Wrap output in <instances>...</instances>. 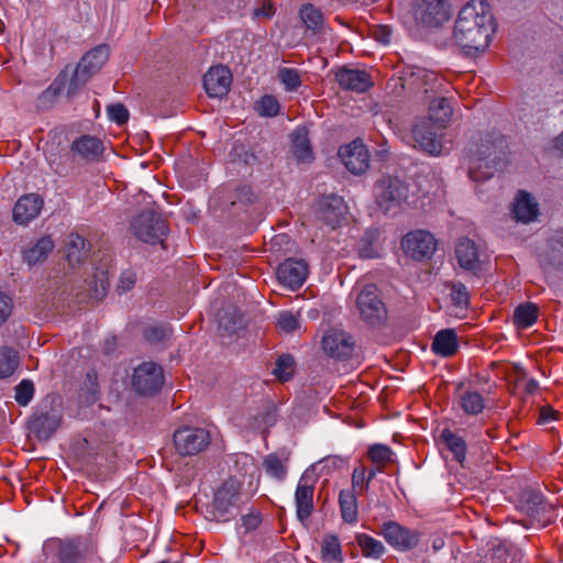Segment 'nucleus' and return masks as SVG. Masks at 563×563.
<instances>
[{"label": "nucleus", "instance_id": "nucleus-44", "mask_svg": "<svg viewBox=\"0 0 563 563\" xmlns=\"http://www.w3.org/2000/svg\"><path fill=\"white\" fill-rule=\"evenodd\" d=\"M19 365V356L15 350L10 347L0 349V378L11 376Z\"/></svg>", "mask_w": 563, "mask_h": 563}, {"label": "nucleus", "instance_id": "nucleus-41", "mask_svg": "<svg viewBox=\"0 0 563 563\" xmlns=\"http://www.w3.org/2000/svg\"><path fill=\"white\" fill-rule=\"evenodd\" d=\"M277 420L276 408L272 405L264 406L256 415L250 420V427L254 430L266 431L275 424Z\"/></svg>", "mask_w": 563, "mask_h": 563}, {"label": "nucleus", "instance_id": "nucleus-39", "mask_svg": "<svg viewBox=\"0 0 563 563\" xmlns=\"http://www.w3.org/2000/svg\"><path fill=\"white\" fill-rule=\"evenodd\" d=\"M86 240L79 234H71L67 243V262L75 266L84 262L88 256Z\"/></svg>", "mask_w": 563, "mask_h": 563}, {"label": "nucleus", "instance_id": "nucleus-47", "mask_svg": "<svg viewBox=\"0 0 563 563\" xmlns=\"http://www.w3.org/2000/svg\"><path fill=\"white\" fill-rule=\"evenodd\" d=\"M356 541L365 556L377 559L384 553L385 548L383 543L368 534H358Z\"/></svg>", "mask_w": 563, "mask_h": 563}, {"label": "nucleus", "instance_id": "nucleus-58", "mask_svg": "<svg viewBox=\"0 0 563 563\" xmlns=\"http://www.w3.org/2000/svg\"><path fill=\"white\" fill-rule=\"evenodd\" d=\"M13 309V300L7 294L0 291V324L4 323L11 316Z\"/></svg>", "mask_w": 563, "mask_h": 563}, {"label": "nucleus", "instance_id": "nucleus-4", "mask_svg": "<svg viewBox=\"0 0 563 563\" xmlns=\"http://www.w3.org/2000/svg\"><path fill=\"white\" fill-rule=\"evenodd\" d=\"M376 203L386 214H397L408 205L409 185L398 177L383 176L374 188Z\"/></svg>", "mask_w": 563, "mask_h": 563}, {"label": "nucleus", "instance_id": "nucleus-49", "mask_svg": "<svg viewBox=\"0 0 563 563\" xmlns=\"http://www.w3.org/2000/svg\"><path fill=\"white\" fill-rule=\"evenodd\" d=\"M294 365V357L289 354H283L277 358L273 373L279 380L287 382L292 376Z\"/></svg>", "mask_w": 563, "mask_h": 563}, {"label": "nucleus", "instance_id": "nucleus-23", "mask_svg": "<svg viewBox=\"0 0 563 563\" xmlns=\"http://www.w3.org/2000/svg\"><path fill=\"white\" fill-rule=\"evenodd\" d=\"M42 207L43 200L38 195H24L13 208V220L19 224H26L38 216Z\"/></svg>", "mask_w": 563, "mask_h": 563}, {"label": "nucleus", "instance_id": "nucleus-34", "mask_svg": "<svg viewBox=\"0 0 563 563\" xmlns=\"http://www.w3.org/2000/svg\"><path fill=\"white\" fill-rule=\"evenodd\" d=\"M54 242L51 238H41L33 246L24 251L23 258L29 265H35L44 261L53 251Z\"/></svg>", "mask_w": 563, "mask_h": 563}, {"label": "nucleus", "instance_id": "nucleus-13", "mask_svg": "<svg viewBox=\"0 0 563 563\" xmlns=\"http://www.w3.org/2000/svg\"><path fill=\"white\" fill-rule=\"evenodd\" d=\"M415 19L424 26H439L450 18V8L445 0H417Z\"/></svg>", "mask_w": 563, "mask_h": 563}, {"label": "nucleus", "instance_id": "nucleus-62", "mask_svg": "<svg viewBox=\"0 0 563 563\" xmlns=\"http://www.w3.org/2000/svg\"><path fill=\"white\" fill-rule=\"evenodd\" d=\"M275 13V8L272 2L268 0H264L262 4L254 9L253 14L255 18H266L271 19Z\"/></svg>", "mask_w": 563, "mask_h": 563}, {"label": "nucleus", "instance_id": "nucleus-1", "mask_svg": "<svg viewBox=\"0 0 563 563\" xmlns=\"http://www.w3.org/2000/svg\"><path fill=\"white\" fill-rule=\"evenodd\" d=\"M495 31L489 5L484 0H472L459 13L453 38L466 54L474 55L489 46Z\"/></svg>", "mask_w": 563, "mask_h": 563}, {"label": "nucleus", "instance_id": "nucleus-43", "mask_svg": "<svg viewBox=\"0 0 563 563\" xmlns=\"http://www.w3.org/2000/svg\"><path fill=\"white\" fill-rule=\"evenodd\" d=\"M411 80L413 84L423 89L424 93H429L437 90V84L440 77L434 71L418 68L411 74Z\"/></svg>", "mask_w": 563, "mask_h": 563}, {"label": "nucleus", "instance_id": "nucleus-19", "mask_svg": "<svg viewBox=\"0 0 563 563\" xmlns=\"http://www.w3.org/2000/svg\"><path fill=\"white\" fill-rule=\"evenodd\" d=\"M322 347L329 356L345 360L353 353L354 341L352 336L344 331L330 330L322 339Z\"/></svg>", "mask_w": 563, "mask_h": 563}, {"label": "nucleus", "instance_id": "nucleus-40", "mask_svg": "<svg viewBox=\"0 0 563 563\" xmlns=\"http://www.w3.org/2000/svg\"><path fill=\"white\" fill-rule=\"evenodd\" d=\"M300 18L306 27L313 33L322 32L325 27L323 13L314 5L303 4L299 11Z\"/></svg>", "mask_w": 563, "mask_h": 563}, {"label": "nucleus", "instance_id": "nucleus-51", "mask_svg": "<svg viewBox=\"0 0 563 563\" xmlns=\"http://www.w3.org/2000/svg\"><path fill=\"white\" fill-rule=\"evenodd\" d=\"M90 77V75H88L84 69H80L77 65L68 82L67 97H75L85 87Z\"/></svg>", "mask_w": 563, "mask_h": 563}, {"label": "nucleus", "instance_id": "nucleus-14", "mask_svg": "<svg viewBox=\"0 0 563 563\" xmlns=\"http://www.w3.org/2000/svg\"><path fill=\"white\" fill-rule=\"evenodd\" d=\"M401 246L407 255L421 261L431 257L437 250V240L424 230L409 232L401 241Z\"/></svg>", "mask_w": 563, "mask_h": 563}, {"label": "nucleus", "instance_id": "nucleus-21", "mask_svg": "<svg viewBox=\"0 0 563 563\" xmlns=\"http://www.w3.org/2000/svg\"><path fill=\"white\" fill-rule=\"evenodd\" d=\"M232 75L228 67H211L203 77V86L207 93L212 98H221L229 92Z\"/></svg>", "mask_w": 563, "mask_h": 563}, {"label": "nucleus", "instance_id": "nucleus-2", "mask_svg": "<svg viewBox=\"0 0 563 563\" xmlns=\"http://www.w3.org/2000/svg\"><path fill=\"white\" fill-rule=\"evenodd\" d=\"M346 463L347 457L328 455L311 464L301 474L295 490L296 516L300 522L308 520L313 511L314 486L318 477L329 475L333 471L342 468Z\"/></svg>", "mask_w": 563, "mask_h": 563}, {"label": "nucleus", "instance_id": "nucleus-32", "mask_svg": "<svg viewBox=\"0 0 563 563\" xmlns=\"http://www.w3.org/2000/svg\"><path fill=\"white\" fill-rule=\"evenodd\" d=\"M453 109L446 98L433 99L429 106V121L435 123L439 129L445 128Z\"/></svg>", "mask_w": 563, "mask_h": 563}, {"label": "nucleus", "instance_id": "nucleus-24", "mask_svg": "<svg viewBox=\"0 0 563 563\" xmlns=\"http://www.w3.org/2000/svg\"><path fill=\"white\" fill-rule=\"evenodd\" d=\"M344 211L343 199L336 195L328 196L320 202V218L332 228L339 225Z\"/></svg>", "mask_w": 563, "mask_h": 563}, {"label": "nucleus", "instance_id": "nucleus-61", "mask_svg": "<svg viewBox=\"0 0 563 563\" xmlns=\"http://www.w3.org/2000/svg\"><path fill=\"white\" fill-rule=\"evenodd\" d=\"M366 468L364 466L355 467L352 474L353 488L365 490Z\"/></svg>", "mask_w": 563, "mask_h": 563}, {"label": "nucleus", "instance_id": "nucleus-55", "mask_svg": "<svg viewBox=\"0 0 563 563\" xmlns=\"http://www.w3.org/2000/svg\"><path fill=\"white\" fill-rule=\"evenodd\" d=\"M515 373L509 374V379L515 384L514 394L523 397L528 393V380L523 367L514 366Z\"/></svg>", "mask_w": 563, "mask_h": 563}, {"label": "nucleus", "instance_id": "nucleus-50", "mask_svg": "<svg viewBox=\"0 0 563 563\" xmlns=\"http://www.w3.org/2000/svg\"><path fill=\"white\" fill-rule=\"evenodd\" d=\"M393 451L389 446L385 444H373L367 450L368 459L380 466L386 465L391 461Z\"/></svg>", "mask_w": 563, "mask_h": 563}, {"label": "nucleus", "instance_id": "nucleus-56", "mask_svg": "<svg viewBox=\"0 0 563 563\" xmlns=\"http://www.w3.org/2000/svg\"><path fill=\"white\" fill-rule=\"evenodd\" d=\"M512 323L519 333L528 329V302H522L515 309Z\"/></svg>", "mask_w": 563, "mask_h": 563}, {"label": "nucleus", "instance_id": "nucleus-27", "mask_svg": "<svg viewBox=\"0 0 563 563\" xmlns=\"http://www.w3.org/2000/svg\"><path fill=\"white\" fill-rule=\"evenodd\" d=\"M67 81L66 70L60 71L53 82L37 97L36 107L41 110L52 108L57 97L64 91Z\"/></svg>", "mask_w": 563, "mask_h": 563}, {"label": "nucleus", "instance_id": "nucleus-64", "mask_svg": "<svg viewBox=\"0 0 563 563\" xmlns=\"http://www.w3.org/2000/svg\"><path fill=\"white\" fill-rule=\"evenodd\" d=\"M539 203L530 196V223L540 221Z\"/></svg>", "mask_w": 563, "mask_h": 563}, {"label": "nucleus", "instance_id": "nucleus-33", "mask_svg": "<svg viewBox=\"0 0 563 563\" xmlns=\"http://www.w3.org/2000/svg\"><path fill=\"white\" fill-rule=\"evenodd\" d=\"M71 148L86 159H93L103 151L101 141L90 135H82L77 139L73 143Z\"/></svg>", "mask_w": 563, "mask_h": 563}, {"label": "nucleus", "instance_id": "nucleus-57", "mask_svg": "<svg viewBox=\"0 0 563 563\" xmlns=\"http://www.w3.org/2000/svg\"><path fill=\"white\" fill-rule=\"evenodd\" d=\"M109 119L118 124H124L129 120V111L122 103H113L107 107Z\"/></svg>", "mask_w": 563, "mask_h": 563}, {"label": "nucleus", "instance_id": "nucleus-60", "mask_svg": "<svg viewBox=\"0 0 563 563\" xmlns=\"http://www.w3.org/2000/svg\"><path fill=\"white\" fill-rule=\"evenodd\" d=\"M136 283V275L131 271H125L121 274L118 288L122 291L131 290Z\"/></svg>", "mask_w": 563, "mask_h": 563}, {"label": "nucleus", "instance_id": "nucleus-7", "mask_svg": "<svg viewBox=\"0 0 563 563\" xmlns=\"http://www.w3.org/2000/svg\"><path fill=\"white\" fill-rule=\"evenodd\" d=\"M58 563H95L97 549L93 542L84 537L57 540Z\"/></svg>", "mask_w": 563, "mask_h": 563}, {"label": "nucleus", "instance_id": "nucleus-16", "mask_svg": "<svg viewBox=\"0 0 563 563\" xmlns=\"http://www.w3.org/2000/svg\"><path fill=\"white\" fill-rule=\"evenodd\" d=\"M339 157L352 174L358 175L369 166V154L366 146L360 141H353L339 148Z\"/></svg>", "mask_w": 563, "mask_h": 563}, {"label": "nucleus", "instance_id": "nucleus-46", "mask_svg": "<svg viewBox=\"0 0 563 563\" xmlns=\"http://www.w3.org/2000/svg\"><path fill=\"white\" fill-rule=\"evenodd\" d=\"M255 111L261 117L274 118L280 112V103L273 95H264L254 104Z\"/></svg>", "mask_w": 563, "mask_h": 563}, {"label": "nucleus", "instance_id": "nucleus-6", "mask_svg": "<svg viewBox=\"0 0 563 563\" xmlns=\"http://www.w3.org/2000/svg\"><path fill=\"white\" fill-rule=\"evenodd\" d=\"M240 501V484L235 479L230 478L214 493L210 505V512L214 519L227 521L239 511Z\"/></svg>", "mask_w": 563, "mask_h": 563}, {"label": "nucleus", "instance_id": "nucleus-11", "mask_svg": "<svg viewBox=\"0 0 563 563\" xmlns=\"http://www.w3.org/2000/svg\"><path fill=\"white\" fill-rule=\"evenodd\" d=\"M163 368L152 362L139 365L132 376V386L141 395H154L163 386Z\"/></svg>", "mask_w": 563, "mask_h": 563}, {"label": "nucleus", "instance_id": "nucleus-8", "mask_svg": "<svg viewBox=\"0 0 563 563\" xmlns=\"http://www.w3.org/2000/svg\"><path fill=\"white\" fill-rule=\"evenodd\" d=\"M356 305L362 319L367 323L377 324L387 317V309L374 284H367L358 291Z\"/></svg>", "mask_w": 563, "mask_h": 563}, {"label": "nucleus", "instance_id": "nucleus-10", "mask_svg": "<svg viewBox=\"0 0 563 563\" xmlns=\"http://www.w3.org/2000/svg\"><path fill=\"white\" fill-rule=\"evenodd\" d=\"M210 443V433L203 428H179L174 432V444L181 455H194Z\"/></svg>", "mask_w": 563, "mask_h": 563}, {"label": "nucleus", "instance_id": "nucleus-26", "mask_svg": "<svg viewBox=\"0 0 563 563\" xmlns=\"http://www.w3.org/2000/svg\"><path fill=\"white\" fill-rule=\"evenodd\" d=\"M431 349L434 354L442 357H450L454 355L459 349V341L455 330H440L433 339Z\"/></svg>", "mask_w": 563, "mask_h": 563}, {"label": "nucleus", "instance_id": "nucleus-36", "mask_svg": "<svg viewBox=\"0 0 563 563\" xmlns=\"http://www.w3.org/2000/svg\"><path fill=\"white\" fill-rule=\"evenodd\" d=\"M440 440L453 454L454 459L459 463H463L466 457V443L463 438L459 437L450 429H443L440 433Z\"/></svg>", "mask_w": 563, "mask_h": 563}, {"label": "nucleus", "instance_id": "nucleus-29", "mask_svg": "<svg viewBox=\"0 0 563 563\" xmlns=\"http://www.w3.org/2000/svg\"><path fill=\"white\" fill-rule=\"evenodd\" d=\"M109 57V48L107 45H98L86 53L78 66L84 69L88 75L92 76L98 73Z\"/></svg>", "mask_w": 563, "mask_h": 563}, {"label": "nucleus", "instance_id": "nucleus-37", "mask_svg": "<svg viewBox=\"0 0 563 563\" xmlns=\"http://www.w3.org/2000/svg\"><path fill=\"white\" fill-rule=\"evenodd\" d=\"M321 560L324 563H343L344 558L339 538L334 534L324 537L321 543Z\"/></svg>", "mask_w": 563, "mask_h": 563}, {"label": "nucleus", "instance_id": "nucleus-3", "mask_svg": "<svg viewBox=\"0 0 563 563\" xmlns=\"http://www.w3.org/2000/svg\"><path fill=\"white\" fill-rule=\"evenodd\" d=\"M479 141L475 151H472L468 162V175L474 181L487 180L506 167L504 137L486 133Z\"/></svg>", "mask_w": 563, "mask_h": 563}, {"label": "nucleus", "instance_id": "nucleus-22", "mask_svg": "<svg viewBox=\"0 0 563 563\" xmlns=\"http://www.w3.org/2000/svg\"><path fill=\"white\" fill-rule=\"evenodd\" d=\"M335 79L344 90L365 92L372 86L371 76L365 70L342 68L335 74Z\"/></svg>", "mask_w": 563, "mask_h": 563}, {"label": "nucleus", "instance_id": "nucleus-38", "mask_svg": "<svg viewBox=\"0 0 563 563\" xmlns=\"http://www.w3.org/2000/svg\"><path fill=\"white\" fill-rule=\"evenodd\" d=\"M339 504L342 519L347 523L357 521L358 510L357 500L352 489H343L339 494Z\"/></svg>", "mask_w": 563, "mask_h": 563}, {"label": "nucleus", "instance_id": "nucleus-5", "mask_svg": "<svg viewBox=\"0 0 563 563\" xmlns=\"http://www.w3.org/2000/svg\"><path fill=\"white\" fill-rule=\"evenodd\" d=\"M534 254L544 274L563 273V229L549 233L536 245Z\"/></svg>", "mask_w": 563, "mask_h": 563}, {"label": "nucleus", "instance_id": "nucleus-31", "mask_svg": "<svg viewBox=\"0 0 563 563\" xmlns=\"http://www.w3.org/2000/svg\"><path fill=\"white\" fill-rule=\"evenodd\" d=\"M457 404L466 416H477L483 412L486 406L484 396L477 390L461 391Z\"/></svg>", "mask_w": 563, "mask_h": 563}, {"label": "nucleus", "instance_id": "nucleus-54", "mask_svg": "<svg viewBox=\"0 0 563 563\" xmlns=\"http://www.w3.org/2000/svg\"><path fill=\"white\" fill-rule=\"evenodd\" d=\"M277 327L285 333H291L299 329L300 323L298 317L295 313L284 311L278 316Z\"/></svg>", "mask_w": 563, "mask_h": 563}, {"label": "nucleus", "instance_id": "nucleus-25", "mask_svg": "<svg viewBox=\"0 0 563 563\" xmlns=\"http://www.w3.org/2000/svg\"><path fill=\"white\" fill-rule=\"evenodd\" d=\"M451 314L463 318L470 307V292L467 287L461 282H450Z\"/></svg>", "mask_w": 563, "mask_h": 563}, {"label": "nucleus", "instance_id": "nucleus-35", "mask_svg": "<svg viewBox=\"0 0 563 563\" xmlns=\"http://www.w3.org/2000/svg\"><path fill=\"white\" fill-rule=\"evenodd\" d=\"M532 405L536 406V424L543 428L545 431H553L554 427H551V424L560 420V412L548 404H541L540 400L536 398L532 399Z\"/></svg>", "mask_w": 563, "mask_h": 563}, {"label": "nucleus", "instance_id": "nucleus-18", "mask_svg": "<svg viewBox=\"0 0 563 563\" xmlns=\"http://www.w3.org/2000/svg\"><path fill=\"white\" fill-rule=\"evenodd\" d=\"M412 136L417 147L432 156L441 154L443 145L441 137L434 130L432 122L422 120L415 124Z\"/></svg>", "mask_w": 563, "mask_h": 563}, {"label": "nucleus", "instance_id": "nucleus-30", "mask_svg": "<svg viewBox=\"0 0 563 563\" xmlns=\"http://www.w3.org/2000/svg\"><path fill=\"white\" fill-rule=\"evenodd\" d=\"M291 152L298 162H310L312 159V150L308 137V130L305 126H298L290 135Z\"/></svg>", "mask_w": 563, "mask_h": 563}, {"label": "nucleus", "instance_id": "nucleus-9", "mask_svg": "<svg viewBox=\"0 0 563 563\" xmlns=\"http://www.w3.org/2000/svg\"><path fill=\"white\" fill-rule=\"evenodd\" d=\"M134 235L150 244L162 243L167 235V227L162 217L154 211L139 214L131 223Z\"/></svg>", "mask_w": 563, "mask_h": 563}, {"label": "nucleus", "instance_id": "nucleus-12", "mask_svg": "<svg viewBox=\"0 0 563 563\" xmlns=\"http://www.w3.org/2000/svg\"><path fill=\"white\" fill-rule=\"evenodd\" d=\"M455 257L460 267L474 276L484 271L486 254L468 238H461L455 245Z\"/></svg>", "mask_w": 563, "mask_h": 563}, {"label": "nucleus", "instance_id": "nucleus-53", "mask_svg": "<svg viewBox=\"0 0 563 563\" xmlns=\"http://www.w3.org/2000/svg\"><path fill=\"white\" fill-rule=\"evenodd\" d=\"M34 396V384L30 379H23L15 387V401L20 406H26Z\"/></svg>", "mask_w": 563, "mask_h": 563}, {"label": "nucleus", "instance_id": "nucleus-42", "mask_svg": "<svg viewBox=\"0 0 563 563\" xmlns=\"http://www.w3.org/2000/svg\"><path fill=\"white\" fill-rule=\"evenodd\" d=\"M263 467L268 476L278 482H283L287 475L286 461L277 454H268L264 457Z\"/></svg>", "mask_w": 563, "mask_h": 563}, {"label": "nucleus", "instance_id": "nucleus-48", "mask_svg": "<svg viewBox=\"0 0 563 563\" xmlns=\"http://www.w3.org/2000/svg\"><path fill=\"white\" fill-rule=\"evenodd\" d=\"M277 77L288 92L297 91L302 84L300 73L296 68L282 67L277 71Z\"/></svg>", "mask_w": 563, "mask_h": 563}, {"label": "nucleus", "instance_id": "nucleus-17", "mask_svg": "<svg viewBox=\"0 0 563 563\" xmlns=\"http://www.w3.org/2000/svg\"><path fill=\"white\" fill-rule=\"evenodd\" d=\"M554 518V508L539 489L530 488V530H541Z\"/></svg>", "mask_w": 563, "mask_h": 563}, {"label": "nucleus", "instance_id": "nucleus-20", "mask_svg": "<svg viewBox=\"0 0 563 563\" xmlns=\"http://www.w3.org/2000/svg\"><path fill=\"white\" fill-rule=\"evenodd\" d=\"M382 534L386 542L398 550H410L418 543V534L394 521L385 522Z\"/></svg>", "mask_w": 563, "mask_h": 563}, {"label": "nucleus", "instance_id": "nucleus-15", "mask_svg": "<svg viewBox=\"0 0 563 563\" xmlns=\"http://www.w3.org/2000/svg\"><path fill=\"white\" fill-rule=\"evenodd\" d=\"M308 264L303 260L287 258L278 265L277 279L290 290L299 289L308 277Z\"/></svg>", "mask_w": 563, "mask_h": 563}, {"label": "nucleus", "instance_id": "nucleus-45", "mask_svg": "<svg viewBox=\"0 0 563 563\" xmlns=\"http://www.w3.org/2000/svg\"><path fill=\"white\" fill-rule=\"evenodd\" d=\"M510 217L516 222L528 223V191L519 190L510 207Z\"/></svg>", "mask_w": 563, "mask_h": 563}, {"label": "nucleus", "instance_id": "nucleus-59", "mask_svg": "<svg viewBox=\"0 0 563 563\" xmlns=\"http://www.w3.org/2000/svg\"><path fill=\"white\" fill-rule=\"evenodd\" d=\"M169 333L170 331L168 328L151 327L146 329L145 338L151 342H161L166 340L169 336Z\"/></svg>", "mask_w": 563, "mask_h": 563}, {"label": "nucleus", "instance_id": "nucleus-63", "mask_svg": "<svg viewBox=\"0 0 563 563\" xmlns=\"http://www.w3.org/2000/svg\"><path fill=\"white\" fill-rule=\"evenodd\" d=\"M86 384H89V393L91 394L92 399L95 400L98 393V382L97 374L95 372H88L86 375Z\"/></svg>", "mask_w": 563, "mask_h": 563}, {"label": "nucleus", "instance_id": "nucleus-28", "mask_svg": "<svg viewBox=\"0 0 563 563\" xmlns=\"http://www.w3.org/2000/svg\"><path fill=\"white\" fill-rule=\"evenodd\" d=\"M62 417L57 413L43 412L31 421V429L40 439H48L59 427Z\"/></svg>", "mask_w": 563, "mask_h": 563}, {"label": "nucleus", "instance_id": "nucleus-52", "mask_svg": "<svg viewBox=\"0 0 563 563\" xmlns=\"http://www.w3.org/2000/svg\"><path fill=\"white\" fill-rule=\"evenodd\" d=\"M109 288L108 275L106 272H97L93 279L89 283L90 296L96 299H101L106 296L107 289Z\"/></svg>", "mask_w": 563, "mask_h": 563}]
</instances>
